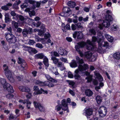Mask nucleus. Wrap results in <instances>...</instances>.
<instances>
[{
  "mask_svg": "<svg viewBox=\"0 0 120 120\" xmlns=\"http://www.w3.org/2000/svg\"><path fill=\"white\" fill-rule=\"evenodd\" d=\"M79 69L76 70L75 71L74 77L76 79H79L80 77V71L82 72L83 71L87 69L88 66L87 64H84L83 66L79 64L78 67Z\"/></svg>",
  "mask_w": 120,
  "mask_h": 120,
  "instance_id": "obj_1",
  "label": "nucleus"
},
{
  "mask_svg": "<svg viewBox=\"0 0 120 120\" xmlns=\"http://www.w3.org/2000/svg\"><path fill=\"white\" fill-rule=\"evenodd\" d=\"M48 0H43L42 1L36 2L34 0H27L26 2L29 3L30 4H32L33 6V9H35L36 7H39L41 3L45 4L48 1Z\"/></svg>",
  "mask_w": 120,
  "mask_h": 120,
  "instance_id": "obj_2",
  "label": "nucleus"
},
{
  "mask_svg": "<svg viewBox=\"0 0 120 120\" xmlns=\"http://www.w3.org/2000/svg\"><path fill=\"white\" fill-rule=\"evenodd\" d=\"M106 19L103 21V24L105 27H108L110 25V21H112L113 19L111 16L109 14L106 15Z\"/></svg>",
  "mask_w": 120,
  "mask_h": 120,
  "instance_id": "obj_3",
  "label": "nucleus"
},
{
  "mask_svg": "<svg viewBox=\"0 0 120 120\" xmlns=\"http://www.w3.org/2000/svg\"><path fill=\"white\" fill-rule=\"evenodd\" d=\"M86 45V48L88 50H93L96 51V46L94 44L90 41L88 40L87 42V44Z\"/></svg>",
  "mask_w": 120,
  "mask_h": 120,
  "instance_id": "obj_4",
  "label": "nucleus"
},
{
  "mask_svg": "<svg viewBox=\"0 0 120 120\" xmlns=\"http://www.w3.org/2000/svg\"><path fill=\"white\" fill-rule=\"evenodd\" d=\"M98 112L100 116L102 117H104L107 113L106 108L104 106H101L99 109Z\"/></svg>",
  "mask_w": 120,
  "mask_h": 120,
  "instance_id": "obj_5",
  "label": "nucleus"
},
{
  "mask_svg": "<svg viewBox=\"0 0 120 120\" xmlns=\"http://www.w3.org/2000/svg\"><path fill=\"white\" fill-rule=\"evenodd\" d=\"M84 56L86 58L91 60L94 59L95 60L96 59L95 55L94 54H92L91 51H89L86 52L85 53Z\"/></svg>",
  "mask_w": 120,
  "mask_h": 120,
  "instance_id": "obj_6",
  "label": "nucleus"
},
{
  "mask_svg": "<svg viewBox=\"0 0 120 120\" xmlns=\"http://www.w3.org/2000/svg\"><path fill=\"white\" fill-rule=\"evenodd\" d=\"M33 89L36 92L37 94H41L42 93L47 94L48 93L47 91H45L42 88H41L40 90H39L38 87L36 86H34Z\"/></svg>",
  "mask_w": 120,
  "mask_h": 120,
  "instance_id": "obj_7",
  "label": "nucleus"
},
{
  "mask_svg": "<svg viewBox=\"0 0 120 120\" xmlns=\"http://www.w3.org/2000/svg\"><path fill=\"white\" fill-rule=\"evenodd\" d=\"M61 105L63 106L62 109L64 111H67V112H69L68 107V106L67 103L65 99H64L61 101Z\"/></svg>",
  "mask_w": 120,
  "mask_h": 120,
  "instance_id": "obj_8",
  "label": "nucleus"
},
{
  "mask_svg": "<svg viewBox=\"0 0 120 120\" xmlns=\"http://www.w3.org/2000/svg\"><path fill=\"white\" fill-rule=\"evenodd\" d=\"M34 106L36 108H38L41 112H44L45 110L44 107L40 103L37 102H34Z\"/></svg>",
  "mask_w": 120,
  "mask_h": 120,
  "instance_id": "obj_9",
  "label": "nucleus"
},
{
  "mask_svg": "<svg viewBox=\"0 0 120 120\" xmlns=\"http://www.w3.org/2000/svg\"><path fill=\"white\" fill-rule=\"evenodd\" d=\"M18 63L21 64V69L22 70L24 69H25L27 65L25 63V61L23 59L19 57L18 58Z\"/></svg>",
  "mask_w": 120,
  "mask_h": 120,
  "instance_id": "obj_10",
  "label": "nucleus"
},
{
  "mask_svg": "<svg viewBox=\"0 0 120 120\" xmlns=\"http://www.w3.org/2000/svg\"><path fill=\"white\" fill-rule=\"evenodd\" d=\"M73 36L75 38L77 37L78 38L81 39L83 37V34L80 31H75L73 34Z\"/></svg>",
  "mask_w": 120,
  "mask_h": 120,
  "instance_id": "obj_11",
  "label": "nucleus"
},
{
  "mask_svg": "<svg viewBox=\"0 0 120 120\" xmlns=\"http://www.w3.org/2000/svg\"><path fill=\"white\" fill-rule=\"evenodd\" d=\"M86 44V43L84 42H82L79 43L78 44L76 45L75 46V48L76 50L78 52L80 51V49L83 47Z\"/></svg>",
  "mask_w": 120,
  "mask_h": 120,
  "instance_id": "obj_12",
  "label": "nucleus"
},
{
  "mask_svg": "<svg viewBox=\"0 0 120 120\" xmlns=\"http://www.w3.org/2000/svg\"><path fill=\"white\" fill-rule=\"evenodd\" d=\"M4 89L6 88L7 90L9 92L13 93L14 91L12 86L9 83H7V85L4 86Z\"/></svg>",
  "mask_w": 120,
  "mask_h": 120,
  "instance_id": "obj_13",
  "label": "nucleus"
},
{
  "mask_svg": "<svg viewBox=\"0 0 120 120\" xmlns=\"http://www.w3.org/2000/svg\"><path fill=\"white\" fill-rule=\"evenodd\" d=\"M32 29H24L22 31V34L23 36L24 37H26L28 34H31L32 31Z\"/></svg>",
  "mask_w": 120,
  "mask_h": 120,
  "instance_id": "obj_14",
  "label": "nucleus"
},
{
  "mask_svg": "<svg viewBox=\"0 0 120 120\" xmlns=\"http://www.w3.org/2000/svg\"><path fill=\"white\" fill-rule=\"evenodd\" d=\"M58 51L59 53L61 55L65 56L67 54L68 52L62 47H60Z\"/></svg>",
  "mask_w": 120,
  "mask_h": 120,
  "instance_id": "obj_15",
  "label": "nucleus"
},
{
  "mask_svg": "<svg viewBox=\"0 0 120 120\" xmlns=\"http://www.w3.org/2000/svg\"><path fill=\"white\" fill-rule=\"evenodd\" d=\"M5 73L7 77L12 75V72L8 69V67L4 69Z\"/></svg>",
  "mask_w": 120,
  "mask_h": 120,
  "instance_id": "obj_16",
  "label": "nucleus"
},
{
  "mask_svg": "<svg viewBox=\"0 0 120 120\" xmlns=\"http://www.w3.org/2000/svg\"><path fill=\"white\" fill-rule=\"evenodd\" d=\"M98 42L99 45V47L98 49H97L96 47V51H97L100 53H101L103 52L104 50L102 49V47H101V46H103L101 44V41H98Z\"/></svg>",
  "mask_w": 120,
  "mask_h": 120,
  "instance_id": "obj_17",
  "label": "nucleus"
},
{
  "mask_svg": "<svg viewBox=\"0 0 120 120\" xmlns=\"http://www.w3.org/2000/svg\"><path fill=\"white\" fill-rule=\"evenodd\" d=\"M94 74L95 78L98 79L100 82H101L103 80V78L101 75L97 71H95Z\"/></svg>",
  "mask_w": 120,
  "mask_h": 120,
  "instance_id": "obj_18",
  "label": "nucleus"
},
{
  "mask_svg": "<svg viewBox=\"0 0 120 120\" xmlns=\"http://www.w3.org/2000/svg\"><path fill=\"white\" fill-rule=\"evenodd\" d=\"M45 77L47 80L52 82L56 83L57 82V80L53 79L48 75H46Z\"/></svg>",
  "mask_w": 120,
  "mask_h": 120,
  "instance_id": "obj_19",
  "label": "nucleus"
},
{
  "mask_svg": "<svg viewBox=\"0 0 120 120\" xmlns=\"http://www.w3.org/2000/svg\"><path fill=\"white\" fill-rule=\"evenodd\" d=\"M19 90L22 92H29L30 90L28 87L25 86H20L19 88Z\"/></svg>",
  "mask_w": 120,
  "mask_h": 120,
  "instance_id": "obj_20",
  "label": "nucleus"
},
{
  "mask_svg": "<svg viewBox=\"0 0 120 120\" xmlns=\"http://www.w3.org/2000/svg\"><path fill=\"white\" fill-rule=\"evenodd\" d=\"M92 112L93 110L89 108L86 110L85 112L86 116L88 118V116H90L92 115Z\"/></svg>",
  "mask_w": 120,
  "mask_h": 120,
  "instance_id": "obj_21",
  "label": "nucleus"
},
{
  "mask_svg": "<svg viewBox=\"0 0 120 120\" xmlns=\"http://www.w3.org/2000/svg\"><path fill=\"white\" fill-rule=\"evenodd\" d=\"M16 17L17 18H19V19L21 21H24L25 20H26V19H29L28 17L26 16L25 17L20 15H16Z\"/></svg>",
  "mask_w": 120,
  "mask_h": 120,
  "instance_id": "obj_22",
  "label": "nucleus"
},
{
  "mask_svg": "<svg viewBox=\"0 0 120 120\" xmlns=\"http://www.w3.org/2000/svg\"><path fill=\"white\" fill-rule=\"evenodd\" d=\"M85 94L86 96L90 97L92 96L93 94V92L90 90L88 89L85 90Z\"/></svg>",
  "mask_w": 120,
  "mask_h": 120,
  "instance_id": "obj_23",
  "label": "nucleus"
},
{
  "mask_svg": "<svg viewBox=\"0 0 120 120\" xmlns=\"http://www.w3.org/2000/svg\"><path fill=\"white\" fill-rule=\"evenodd\" d=\"M9 14L8 13H5L4 16H5V23H8L10 22V18L9 17Z\"/></svg>",
  "mask_w": 120,
  "mask_h": 120,
  "instance_id": "obj_24",
  "label": "nucleus"
},
{
  "mask_svg": "<svg viewBox=\"0 0 120 120\" xmlns=\"http://www.w3.org/2000/svg\"><path fill=\"white\" fill-rule=\"evenodd\" d=\"M57 64V66L60 68L61 70L63 71L65 69V68L64 66V64H63L62 62H59Z\"/></svg>",
  "mask_w": 120,
  "mask_h": 120,
  "instance_id": "obj_25",
  "label": "nucleus"
},
{
  "mask_svg": "<svg viewBox=\"0 0 120 120\" xmlns=\"http://www.w3.org/2000/svg\"><path fill=\"white\" fill-rule=\"evenodd\" d=\"M43 62L44 64L47 67H48L49 65L48 59L46 56H45L43 59Z\"/></svg>",
  "mask_w": 120,
  "mask_h": 120,
  "instance_id": "obj_26",
  "label": "nucleus"
},
{
  "mask_svg": "<svg viewBox=\"0 0 120 120\" xmlns=\"http://www.w3.org/2000/svg\"><path fill=\"white\" fill-rule=\"evenodd\" d=\"M105 37L109 42H112L113 40V37L108 34H105Z\"/></svg>",
  "mask_w": 120,
  "mask_h": 120,
  "instance_id": "obj_27",
  "label": "nucleus"
},
{
  "mask_svg": "<svg viewBox=\"0 0 120 120\" xmlns=\"http://www.w3.org/2000/svg\"><path fill=\"white\" fill-rule=\"evenodd\" d=\"M113 56L114 59L119 60L120 59V53L119 52H116L114 54Z\"/></svg>",
  "mask_w": 120,
  "mask_h": 120,
  "instance_id": "obj_28",
  "label": "nucleus"
},
{
  "mask_svg": "<svg viewBox=\"0 0 120 120\" xmlns=\"http://www.w3.org/2000/svg\"><path fill=\"white\" fill-rule=\"evenodd\" d=\"M45 56L44 54L42 53L38 54L35 55V57L36 58L41 59L44 58Z\"/></svg>",
  "mask_w": 120,
  "mask_h": 120,
  "instance_id": "obj_29",
  "label": "nucleus"
},
{
  "mask_svg": "<svg viewBox=\"0 0 120 120\" xmlns=\"http://www.w3.org/2000/svg\"><path fill=\"white\" fill-rule=\"evenodd\" d=\"M13 37H12L9 40H8V42L10 43H14L16 41V37L14 35H12Z\"/></svg>",
  "mask_w": 120,
  "mask_h": 120,
  "instance_id": "obj_30",
  "label": "nucleus"
},
{
  "mask_svg": "<svg viewBox=\"0 0 120 120\" xmlns=\"http://www.w3.org/2000/svg\"><path fill=\"white\" fill-rule=\"evenodd\" d=\"M27 50L30 53L33 52L34 54H35L37 52V51L35 48L30 47L29 48V49H27Z\"/></svg>",
  "mask_w": 120,
  "mask_h": 120,
  "instance_id": "obj_31",
  "label": "nucleus"
},
{
  "mask_svg": "<svg viewBox=\"0 0 120 120\" xmlns=\"http://www.w3.org/2000/svg\"><path fill=\"white\" fill-rule=\"evenodd\" d=\"M1 43L2 44L3 47L6 50H8V48L7 44L4 41H2L1 42Z\"/></svg>",
  "mask_w": 120,
  "mask_h": 120,
  "instance_id": "obj_32",
  "label": "nucleus"
},
{
  "mask_svg": "<svg viewBox=\"0 0 120 120\" xmlns=\"http://www.w3.org/2000/svg\"><path fill=\"white\" fill-rule=\"evenodd\" d=\"M68 5L70 8H73L75 6L76 4L75 2L69 1L68 2Z\"/></svg>",
  "mask_w": 120,
  "mask_h": 120,
  "instance_id": "obj_33",
  "label": "nucleus"
},
{
  "mask_svg": "<svg viewBox=\"0 0 120 120\" xmlns=\"http://www.w3.org/2000/svg\"><path fill=\"white\" fill-rule=\"evenodd\" d=\"M70 66L72 68H75L77 66L76 62L75 60H73L70 64Z\"/></svg>",
  "mask_w": 120,
  "mask_h": 120,
  "instance_id": "obj_34",
  "label": "nucleus"
},
{
  "mask_svg": "<svg viewBox=\"0 0 120 120\" xmlns=\"http://www.w3.org/2000/svg\"><path fill=\"white\" fill-rule=\"evenodd\" d=\"M12 35H13L11 33H9L8 34H7L6 35L5 37L6 39L7 40V41H8V40L10 39L13 36Z\"/></svg>",
  "mask_w": 120,
  "mask_h": 120,
  "instance_id": "obj_35",
  "label": "nucleus"
},
{
  "mask_svg": "<svg viewBox=\"0 0 120 120\" xmlns=\"http://www.w3.org/2000/svg\"><path fill=\"white\" fill-rule=\"evenodd\" d=\"M34 82L35 84H38L41 86H42L43 84V82L39 80H34Z\"/></svg>",
  "mask_w": 120,
  "mask_h": 120,
  "instance_id": "obj_36",
  "label": "nucleus"
},
{
  "mask_svg": "<svg viewBox=\"0 0 120 120\" xmlns=\"http://www.w3.org/2000/svg\"><path fill=\"white\" fill-rule=\"evenodd\" d=\"M0 81L1 83L2 84L3 87L4 85H6L7 83H8L7 82L6 79L4 78L0 79Z\"/></svg>",
  "mask_w": 120,
  "mask_h": 120,
  "instance_id": "obj_37",
  "label": "nucleus"
},
{
  "mask_svg": "<svg viewBox=\"0 0 120 120\" xmlns=\"http://www.w3.org/2000/svg\"><path fill=\"white\" fill-rule=\"evenodd\" d=\"M12 27L17 28L19 26L18 23L15 21H12Z\"/></svg>",
  "mask_w": 120,
  "mask_h": 120,
  "instance_id": "obj_38",
  "label": "nucleus"
},
{
  "mask_svg": "<svg viewBox=\"0 0 120 120\" xmlns=\"http://www.w3.org/2000/svg\"><path fill=\"white\" fill-rule=\"evenodd\" d=\"M52 72L55 74L56 75H57L58 74V73L57 72V69L56 68L52 67L51 68Z\"/></svg>",
  "mask_w": 120,
  "mask_h": 120,
  "instance_id": "obj_39",
  "label": "nucleus"
},
{
  "mask_svg": "<svg viewBox=\"0 0 120 120\" xmlns=\"http://www.w3.org/2000/svg\"><path fill=\"white\" fill-rule=\"evenodd\" d=\"M22 103L23 104H25L26 103L27 104L26 106L27 107L28 109H30V107L28 106V104L31 105V103L30 101H29L28 100H24L23 101Z\"/></svg>",
  "mask_w": 120,
  "mask_h": 120,
  "instance_id": "obj_40",
  "label": "nucleus"
},
{
  "mask_svg": "<svg viewBox=\"0 0 120 120\" xmlns=\"http://www.w3.org/2000/svg\"><path fill=\"white\" fill-rule=\"evenodd\" d=\"M30 10H31L30 8H28V11H29V13L30 16V17H31L32 16L34 15L35 14V11L34 10H32L31 11Z\"/></svg>",
  "mask_w": 120,
  "mask_h": 120,
  "instance_id": "obj_41",
  "label": "nucleus"
},
{
  "mask_svg": "<svg viewBox=\"0 0 120 120\" xmlns=\"http://www.w3.org/2000/svg\"><path fill=\"white\" fill-rule=\"evenodd\" d=\"M76 58L77 63L80 64L83 63L84 61L83 60L80 59L78 56H76Z\"/></svg>",
  "mask_w": 120,
  "mask_h": 120,
  "instance_id": "obj_42",
  "label": "nucleus"
},
{
  "mask_svg": "<svg viewBox=\"0 0 120 120\" xmlns=\"http://www.w3.org/2000/svg\"><path fill=\"white\" fill-rule=\"evenodd\" d=\"M63 12L64 13H68L70 11L69 8L67 7H64L63 9Z\"/></svg>",
  "mask_w": 120,
  "mask_h": 120,
  "instance_id": "obj_43",
  "label": "nucleus"
},
{
  "mask_svg": "<svg viewBox=\"0 0 120 120\" xmlns=\"http://www.w3.org/2000/svg\"><path fill=\"white\" fill-rule=\"evenodd\" d=\"M89 31L90 35H95L96 34V32L94 29H90Z\"/></svg>",
  "mask_w": 120,
  "mask_h": 120,
  "instance_id": "obj_44",
  "label": "nucleus"
},
{
  "mask_svg": "<svg viewBox=\"0 0 120 120\" xmlns=\"http://www.w3.org/2000/svg\"><path fill=\"white\" fill-rule=\"evenodd\" d=\"M51 59L55 64H57L59 62L58 60L55 57L52 56L51 57Z\"/></svg>",
  "mask_w": 120,
  "mask_h": 120,
  "instance_id": "obj_45",
  "label": "nucleus"
},
{
  "mask_svg": "<svg viewBox=\"0 0 120 120\" xmlns=\"http://www.w3.org/2000/svg\"><path fill=\"white\" fill-rule=\"evenodd\" d=\"M104 86V84L103 83L101 82L99 83V86H97L95 87V89L97 91H98V90L100 89V87H102Z\"/></svg>",
  "mask_w": 120,
  "mask_h": 120,
  "instance_id": "obj_46",
  "label": "nucleus"
},
{
  "mask_svg": "<svg viewBox=\"0 0 120 120\" xmlns=\"http://www.w3.org/2000/svg\"><path fill=\"white\" fill-rule=\"evenodd\" d=\"M7 77L8 80L11 82H14L15 80L12 75Z\"/></svg>",
  "mask_w": 120,
  "mask_h": 120,
  "instance_id": "obj_47",
  "label": "nucleus"
},
{
  "mask_svg": "<svg viewBox=\"0 0 120 120\" xmlns=\"http://www.w3.org/2000/svg\"><path fill=\"white\" fill-rule=\"evenodd\" d=\"M44 30L43 31L40 30H39L38 33V35L41 37H43L44 36Z\"/></svg>",
  "mask_w": 120,
  "mask_h": 120,
  "instance_id": "obj_48",
  "label": "nucleus"
},
{
  "mask_svg": "<svg viewBox=\"0 0 120 120\" xmlns=\"http://www.w3.org/2000/svg\"><path fill=\"white\" fill-rule=\"evenodd\" d=\"M101 97L99 95L97 96L96 98V100L98 103H100L101 101Z\"/></svg>",
  "mask_w": 120,
  "mask_h": 120,
  "instance_id": "obj_49",
  "label": "nucleus"
},
{
  "mask_svg": "<svg viewBox=\"0 0 120 120\" xmlns=\"http://www.w3.org/2000/svg\"><path fill=\"white\" fill-rule=\"evenodd\" d=\"M62 107H61L60 105H56L55 107V110L57 111H58L60 110Z\"/></svg>",
  "mask_w": 120,
  "mask_h": 120,
  "instance_id": "obj_50",
  "label": "nucleus"
},
{
  "mask_svg": "<svg viewBox=\"0 0 120 120\" xmlns=\"http://www.w3.org/2000/svg\"><path fill=\"white\" fill-rule=\"evenodd\" d=\"M36 47L40 49H42L43 48V46L40 43H38L36 44Z\"/></svg>",
  "mask_w": 120,
  "mask_h": 120,
  "instance_id": "obj_51",
  "label": "nucleus"
},
{
  "mask_svg": "<svg viewBox=\"0 0 120 120\" xmlns=\"http://www.w3.org/2000/svg\"><path fill=\"white\" fill-rule=\"evenodd\" d=\"M14 95L12 94H11V93H9L6 95V98L9 99H10L12 98L13 97Z\"/></svg>",
  "mask_w": 120,
  "mask_h": 120,
  "instance_id": "obj_52",
  "label": "nucleus"
},
{
  "mask_svg": "<svg viewBox=\"0 0 120 120\" xmlns=\"http://www.w3.org/2000/svg\"><path fill=\"white\" fill-rule=\"evenodd\" d=\"M75 25L77 27V28L78 30H79V29L82 28V26L81 25L80 23L79 22L77 24H75Z\"/></svg>",
  "mask_w": 120,
  "mask_h": 120,
  "instance_id": "obj_53",
  "label": "nucleus"
},
{
  "mask_svg": "<svg viewBox=\"0 0 120 120\" xmlns=\"http://www.w3.org/2000/svg\"><path fill=\"white\" fill-rule=\"evenodd\" d=\"M9 7L6 6V5L2 6L1 8L2 9L5 11L8 10L9 9Z\"/></svg>",
  "mask_w": 120,
  "mask_h": 120,
  "instance_id": "obj_54",
  "label": "nucleus"
},
{
  "mask_svg": "<svg viewBox=\"0 0 120 120\" xmlns=\"http://www.w3.org/2000/svg\"><path fill=\"white\" fill-rule=\"evenodd\" d=\"M71 27L72 30L73 31L76 30L77 28L76 26L75 25V24H72L71 26Z\"/></svg>",
  "mask_w": 120,
  "mask_h": 120,
  "instance_id": "obj_55",
  "label": "nucleus"
},
{
  "mask_svg": "<svg viewBox=\"0 0 120 120\" xmlns=\"http://www.w3.org/2000/svg\"><path fill=\"white\" fill-rule=\"evenodd\" d=\"M64 29H67L68 30H71V28L69 24H67L64 27Z\"/></svg>",
  "mask_w": 120,
  "mask_h": 120,
  "instance_id": "obj_56",
  "label": "nucleus"
},
{
  "mask_svg": "<svg viewBox=\"0 0 120 120\" xmlns=\"http://www.w3.org/2000/svg\"><path fill=\"white\" fill-rule=\"evenodd\" d=\"M23 76L21 75L19 76H16V78L19 81H21L23 79Z\"/></svg>",
  "mask_w": 120,
  "mask_h": 120,
  "instance_id": "obj_57",
  "label": "nucleus"
},
{
  "mask_svg": "<svg viewBox=\"0 0 120 120\" xmlns=\"http://www.w3.org/2000/svg\"><path fill=\"white\" fill-rule=\"evenodd\" d=\"M104 44H103L102 45L103 47H106V48L108 47L109 46V44L107 42L104 41Z\"/></svg>",
  "mask_w": 120,
  "mask_h": 120,
  "instance_id": "obj_58",
  "label": "nucleus"
},
{
  "mask_svg": "<svg viewBox=\"0 0 120 120\" xmlns=\"http://www.w3.org/2000/svg\"><path fill=\"white\" fill-rule=\"evenodd\" d=\"M68 77L70 78H73L74 76L73 75L71 72H69L68 73Z\"/></svg>",
  "mask_w": 120,
  "mask_h": 120,
  "instance_id": "obj_59",
  "label": "nucleus"
},
{
  "mask_svg": "<svg viewBox=\"0 0 120 120\" xmlns=\"http://www.w3.org/2000/svg\"><path fill=\"white\" fill-rule=\"evenodd\" d=\"M86 79L87 80V82H89L91 81L92 80V77L90 76H88L86 78Z\"/></svg>",
  "mask_w": 120,
  "mask_h": 120,
  "instance_id": "obj_60",
  "label": "nucleus"
},
{
  "mask_svg": "<svg viewBox=\"0 0 120 120\" xmlns=\"http://www.w3.org/2000/svg\"><path fill=\"white\" fill-rule=\"evenodd\" d=\"M11 15L13 16H15L16 17V15H17L15 13V11H11L10 12Z\"/></svg>",
  "mask_w": 120,
  "mask_h": 120,
  "instance_id": "obj_61",
  "label": "nucleus"
},
{
  "mask_svg": "<svg viewBox=\"0 0 120 120\" xmlns=\"http://www.w3.org/2000/svg\"><path fill=\"white\" fill-rule=\"evenodd\" d=\"M35 41L33 40H29L28 43L30 45H33L35 43Z\"/></svg>",
  "mask_w": 120,
  "mask_h": 120,
  "instance_id": "obj_62",
  "label": "nucleus"
},
{
  "mask_svg": "<svg viewBox=\"0 0 120 120\" xmlns=\"http://www.w3.org/2000/svg\"><path fill=\"white\" fill-rule=\"evenodd\" d=\"M43 84L42 85V86H47L48 84L49 83V82L48 81H46L44 82H43Z\"/></svg>",
  "mask_w": 120,
  "mask_h": 120,
  "instance_id": "obj_63",
  "label": "nucleus"
},
{
  "mask_svg": "<svg viewBox=\"0 0 120 120\" xmlns=\"http://www.w3.org/2000/svg\"><path fill=\"white\" fill-rule=\"evenodd\" d=\"M45 38L46 39L50 37V34L49 33H48L47 34H44V36Z\"/></svg>",
  "mask_w": 120,
  "mask_h": 120,
  "instance_id": "obj_64",
  "label": "nucleus"
}]
</instances>
